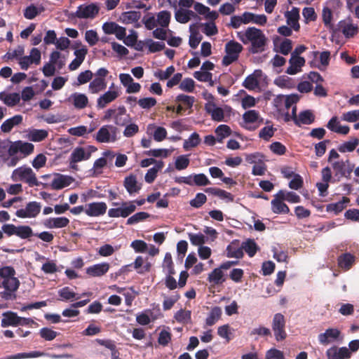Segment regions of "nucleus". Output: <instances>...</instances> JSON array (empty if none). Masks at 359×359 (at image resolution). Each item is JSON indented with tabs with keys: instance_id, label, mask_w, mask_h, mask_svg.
<instances>
[{
	"instance_id": "obj_36",
	"label": "nucleus",
	"mask_w": 359,
	"mask_h": 359,
	"mask_svg": "<svg viewBox=\"0 0 359 359\" xmlns=\"http://www.w3.org/2000/svg\"><path fill=\"white\" fill-rule=\"evenodd\" d=\"M141 18L140 11H130L123 12L120 16V20L124 24H132L137 22Z\"/></svg>"
},
{
	"instance_id": "obj_1",
	"label": "nucleus",
	"mask_w": 359,
	"mask_h": 359,
	"mask_svg": "<svg viewBox=\"0 0 359 359\" xmlns=\"http://www.w3.org/2000/svg\"><path fill=\"white\" fill-rule=\"evenodd\" d=\"M238 38L244 43H251L250 51L255 54L264 50L267 38L259 29L255 27H248L244 33H238Z\"/></svg>"
},
{
	"instance_id": "obj_15",
	"label": "nucleus",
	"mask_w": 359,
	"mask_h": 359,
	"mask_svg": "<svg viewBox=\"0 0 359 359\" xmlns=\"http://www.w3.org/2000/svg\"><path fill=\"white\" fill-rule=\"evenodd\" d=\"M285 17L287 20V24L292 28L294 31H299L300 25L299 23V9L297 7H293L291 11H286Z\"/></svg>"
},
{
	"instance_id": "obj_31",
	"label": "nucleus",
	"mask_w": 359,
	"mask_h": 359,
	"mask_svg": "<svg viewBox=\"0 0 359 359\" xmlns=\"http://www.w3.org/2000/svg\"><path fill=\"white\" fill-rule=\"evenodd\" d=\"M0 100L8 107H14L20 102V95L18 93L6 94L2 92L0 93Z\"/></svg>"
},
{
	"instance_id": "obj_17",
	"label": "nucleus",
	"mask_w": 359,
	"mask_h": 359,
	"mask_svg": "<svg viewBox=\"0 0 359 359\" xmlns=\"http://www.w3.org/2000/svg\"><path fill=\"white\" fill-rule=\"evenodd\" d=\"M305 59L303 57H294L291 55L289 60L290 66L285 72L290 75H294L301 72V68L305 65Z\"/></svg>"
},
{
	"instance_id": "obj_47",
	"label": "nucleus",
	"mask_w": 359,
	"mask_h": 359,
	"mask_svg": "<svg viewBox=\"0 0 359 359\" xmlns=\"http://www.w3.org/2000/svg\"><path fill=\"white\" fill-rule=\"evenodd\" d=\"M359 144L358 138H353L350 141L345 142L339 146L338 150L341 153L351 152L355 150L356 147Z\"/></svg>"
},
{
	"instance_id": "obj_19",
	"label": "nucleus",
	"mask_w": 359,
	"mask_h": 359,
	"mask_svg": "<svg viewBox=\"0 0 359 359\" xmlns=\"http://www.w3.org/2000/svg\"><path fill=\"white\" fill-rule=\"evenodd\" d=\"M119 96L117 90H108L101 95L97 100V107L99 109L104 108L108 104L114 101Z\"/></svg>"
},
{
	"instance_id": "obj_61",
	"label": "nucleus",
	"mask_w": 359,
	"mask_h": 359,
	"mask_svg": "<svg viewBox=\"0 0 359 359\" xmlns=\"http://www.w3.org/2000/svg\"><path fill=\"white\" fill-rule=\"evenodd\" d=\"M195 82L191 78H185L180 83L179 88L180 90L187 92L192 93L194 90Z\"/></svg>"
},
{
	"instance_id": "obj_25",
	"label": "nucleus",
	"mask_w": 359,
	"mask_h": 359,
	"mask_svg": "<svg viewBox=\"0 0 359 359\" xmlns=\"http://www.w3.org/2000/svg\"><path fill=\"white\" fill-rule=\"evenodd\" d=\"M244 17L245 24L253 22L258 25H264L267 22V17L264 14L257 15L250 12H244L243 13Z\"/></svg>"
},
{
	"instance_id": "obj_29",
	"label": "nucleus",
	"mask_w": 359,
	"mask_h": 359,
	"mask_svg": "<svg viewBox=\"0 0 359 359\" xmlns=\"http://www.w3.org/2000/svg\"><path fill=\"white\" fill-rule=\"evenodd\" d=\"M123 185L130 194L137 193L140 189L137 184V177L134 175H130L124 179Z\"/></svg>"
},
{
	"instance_id": "obj_18",
	"label": "nucleus",
	"mask_w": 359,
	"mask_h": 359,
	"mask_svg": "<svg viewBox=\"0 0 359 359\" xmlns=\"http://www.w3.org/2000/svg\"><path fill=\"white\" fill-rule=\"evenodd\" d=\"M340 331L336 328H329L324 333L318 335V340L320 344L327 345L335 341L340 335Z\"/></svg>"
},
{
	"instance_id": "obj_21",
	"label": "nucleus",
	"mask_w": 359,
	"mask_h": 359,
	"mask_svg": "<svg viewBox=\"0 0 359 359\" xmlns=\"http://www.w3.org/2000/svg\"><path fill=\"white\" fill-rule=\"evenodd\" d=\"M69 220L65 217H50L46 219L43 224L48 229H60L68 226Z\"/></svg>"
},
{
	"instance_id": "obj_53",
	"label": "nucleus",
	"mask_w": 359,
	"mask_h": 359,
	"mask_svg": "<svg viewBox=\"0 0 359 359\" xmlns=\"http://www.w3.org/2000/svg\"><path fill=\"white\" fill-rule=\"evenodd\" d=\"M150 217V215L146 212H139L130 217L126 222L128 225H132L142 222Z\"/></svg>"
},
{
	"instance_id": "obj_3",
	"label": "nucleus",
	"mask_w": 359,
	"mask_h": 359,
	"mask_svg": "<svg viewBox=\"0 0 359 359\" xmlns=\"http://www.w3.org/2000/svg\"><path fill=\"white\" fill-rule=\"evenodd\" d=\"M12 177L14 180H20L26 182L29 187L38 186L36 174L29 167H19L13 170Z\"/></svg>"
},
{
	"instance_id": "obj_51",
	"label": "nucleus",
	"mask_w": 359,
	"mask_h": 359,
	"mask_svg": "<svg viewBox=\"0 0 359 359\" xmlns=\"http://www.w3.org/2000/svg\"><path fill=\"white\" fill-rule=\"evenodd\" d=\"M215 133L217 137V142H222L224 138L229 136L231 133L230 127L227 125H219L215 129Z\"/></svg>"
},
{
	"instance_id": "obj_33",
	"label": "nucleus",
	"mask_w": 359,
	"mask_h": 359,
	"mask_svg": "<svg viewBox=\"0 0 359 359\" xmlns=\"http://www.w3.org/2000/svg\"><path fill=\"white\" fill-rule=\"evenodd\" d=\"M332 13L330 8L325 7L323 9V21L325 26L330 29L332 34H337V29L332 23Z\"/></svg>"
},
{
	"instance_id": "obj_24",
	"label": "nucleus",
	"mask_w": 359,
	"mask_h": 359,
	"mask_svg": "<svg viewBox=\"0 0 359 359\" xmlns=\"http://www.w3.org/2000/svg\"><path fill=\"white\" fill-rule=\"evenodd\" d=\"M175 17L180 23H187L191 18L198 19V15L191 10L179 9L175 12Z\"/></svg>"
},
{
	"instance_id": "obj_14",
	"label": "nucleus",
	"mask_w": 359,
	"mask_h": 359,
	"mask_svg": "<svg viewBox=\"0 0 359 359\" xmlns=\"http://www.w3.org/2000/svg\"><path fill=\"white\" fill-rule=\"evenodd\" d=\"M313 57H316L319 55L318 51H313ZM320 64H316V61L309 62V65L312 68H318L320 70H324L330 63V52L328 50L323 51L320 53Z\"/></svg>"
},
{
	"instance_id": "obj_37",
	"label": "nucleus",
	"mask_w": 359,
	"mask_h": 359,
	"mask_svg": "<svg viewBox=\"0 0 359 359\" xmlns=\"http://www.w3.org/2000/svg\"><path fill=\"white\" fill-rule=\"evenodd\" d=\"M315 121V116L311 110H304L301 111L298 115L297 123L295 124L297 126H301L302 124L310 125Z\"/></svg>"
},
{
	"instance_id": "obj_52",
	"label": "nucleus",
	"mask_w": 359,
	"mask_h": 359,
	"mask_svg": "<svg viewBox=\"0 0 359 359\" xmlns=\"http://www.w3.org/2000/svg\"><path fill=\"white\" fill-rule=\"evenodd\" d=\"M34 235L32 228L29 226H18L16 236L22 239L29 238Z\"/></svg>"
},
{
	"instance_id": "obj_32",
	"label": "nucleus",
	"mask_w": 359,
	"mask_h": 359,
	"mask_svg": "<svg viewBox=\"0 0 359 359\" xmlns=\"http://www.w3.org/2000/svg\"><path fill=\"white\" fill-rule=\"evenodd\" d=\"M22 122V116L21 115H15L14 116L6 120L1 126V129L4 133H9L15 126Z\"/></svg>"
},
{
	"instance_id": "obj_46",
	"label": "nucleus",
	"mask_w": 359,
	"mask_h": 359,
	"mask_svg": "<svg viewBox=\"0 0 359 359\" xmlns=\"http://www.w3.org/2000/svg\"><path fill=\"white\" fill-rule=\"evenodd\" d=\"M201 142V138L199 135L194 132L189 137L188 140H184L183 144V148L188 151L192 147H197Z\"/></svg>"
},
{
	"instance_id": "obj_34",
	"label": "nucleus",
	"mask_w": 359,
	"mask_h": 359,
	"mask_svg": "<svg viewBox=\"0 0 359 359\" xmlns=\"http://www.w3.org/2000/svg\"><path fill=\"white\" fill-rule=\"evenodd\" d=\"M189 31L191 34L189 36V44L191 48H196L203 37L200 34L196 25H191L189 27Z\"/></svg>"
},
{
	"instance_id": "obj_45",
	"label": "nucleus",
	"mask_w": 359,
	"mask_h": 359,
	"mask_svg": "<svg viewBox=\"0 0 359 359\" xmlns=\"http://www.w3.org/2000/svg\"><path fill=\"white\" fill-rule=\"evenodd\" d=\"M157 24L161 27H168L169 26L171 14L168 11H161L156 15Z\"/></svg>"
},
{
	"instance_id": "obj_22",
	"label": "nucleus",
	"mask_w": 359,
	"mask_h": 359,
	"mask_svg": "<svg viewBox=\"0 0 359 359\" xmlns=\"http://www.w3.org/2000/svg\"><path fill=\"white\" fill-rule=\"evenodd\" d=\"M2 316L3 318L1 325L3 327L19 326V316L15 312L11 311H6L3 313Z\"/></svg>"
},
{
	"instance_id": "obj_42",
	"label": "nucleus",
	"mask_w": 359,
	"mask_h": 359,
	"mask_svg": "<svg viewBox=\"0 0 359 359\" xmlns=\"http://www.w3.org/2000/svg\"><path fill=\"white\" fill-rule=\"evenodd\" d=\"M73 98L74 106L76 109H84L88 103V97L85 94L75 93L72 95Z\"/></svg>"
},
{
	"instance_id": "obj_23",
	"label": "nucleus",
	"mask_w": 359,
	"mask_h": 359,
	"mask_svg": "<svg viewBox=\"0 0 359 359\" xmlns=\"http://www.w3.org/2000/svg\"><path fill=\"white\" fill-rule=\"evenodd\" d=\"M74 182L73 177L67 175L58 174L51 182L53 189L59 190L69 186Z\"/></svg>"
},
{
	"instance_id": "obj_55",
	"label": "nucleus",
	"mask_w": 359,
	"mask_h": 359,
	"mask_svg": "<svg viewBox=\"0 0 359 359\" xmlns=\"http://www.w3.org/2000/svg\"><path fill=\"white\" fill-rule=\"evenodd\" d=\"M259 118V114L255 109L248 110L243 114V120L245 123H256Z\"/></svg>"
},
{
	"instance_id": "obj_5",
	"label": "nucleus",
	"mask_w": 359,
	"mask_h": 359,
	"mask_svg": "<svg viewBox=\"0 0 359 359\" xmlns=\"http://www.w3.org/2000/svg\"><path fill=\"white\" fill-rule=\"evenodd\" d=\"M285 316L282 313H277L274 314L271 323V327L275 339L277 341H282L287 338V334L285 330Z\"/></svg>"
},
{
	"instance_id": "obj_58",
	"label": "nucleus",
	"mask_w": 359,
	"mask_h": 359,
	"mask_svg": "<svg viewBox=\"0 0 359 359\" xmlns=\"http://www.w3.org/2000/svg\"><path fill=\"white\" fill-rule=\"evenodd\" d=\"M142 22L144 25L146 29L148 30L154 29L158 25L154 15L150 13L144 16Z\"/></svg>"
},
{
	"instance_id": "obj_8",
	"label": "nucleus",
	"mask_w": 359,
	"mask_h": 359,
	"mask_svg": "<svg viewBox=\"0 0 359 359\" xmlns=\"http://www.w3.org/2000/svg\"><path fill=\"white\" fill-rule=\"evenodd\" d=\"M34 146L33 144L18 140L11 143L8 149V152L9 156H11L20 152L23 155V157H25L30 155L34 151Z\"/></svg>"
},
{
	"instance_id": "obj_40",
	"label": "nucleus",
	"mask_w": 359,
	"mask_h": 359,
	"mask_svg": "<svg viewBox=\"0 0 359 359\" xmlns=\"http://www.w3.org/2000/svg\"><path fill=\"white\" fill-rule=\"evenodd\" d=\"M222 309L219 306H215L212 308L208 317L205 319V324L208 326H212L215 325L221 318Z\"/></svg>"
},
{
	"instance_id": "obj_44",
	"label": "nucleus",
	"mask_w": 359,
	"mask_h": 359,
	"mask_svg": "<svg viewBox=\"0 0 359 359\" xmlns=\"http://www.w3.org/2000/svg\"><path fill=\"white\" fill-rule=\"evenodd\" d=\"M271 210L276 214H288L290 212L289 207L283 201L272 200Z\"/></svg>"
},
{
	"instance_id": "obj_20",
	"label": "nucleus",
	"mask_w": 359,
	"mask_h": 359,
	"mask_svg": "<svg viewBox=\"0 0 359 359\" xmlns=\"http://www.w3.org/2000/svg\"><path fill=\"white\" fill-rule=\"evenodd\" d=\"M114 120L115 124L119 126H124L130 121V115L127 114L126 109L124 106H119L116 109Z\"/></svg>"
},
{
	"instance_id": "obj_50",
	"label": "nucleus",
	"mask_w": 359,
	"mask_h": 359,
	"mask_svg": "<svg viewBox=\"0 0 359 359\" xmlns=\"http://www.w3.org/2000/svg\"><path fill=\"white\" fill-rule=\"evenodd\" d=\"M208 280L215 285L222 283L225 280L223 279V272L219 268L215 269L208 277Z\"/></svg>"
},
{
	"instance_id": "obj_59",
	"label": "nucleus",
	"mask_w": 359,
	"mask_h": 359,
	"mask_svg": "<svg viewBox=\"0 0 359 359\" xmlns=\"http://www.w3.org/2000/svg\"><path fill=\"white\" fill-rule=\"evenodd\" d=\"M189 238L193 245L201 246L206 241L205 236L202 233H188Z\"/></svg>"
},
{
	"instance_id": "obj_10",
	"label": "nucleus",
	"mask_w": 359,
	"mask_h": 359,
	"mask_svg": "<svg viewBox=\"0 0 359 359\" xmlns=\"http://www.w3.org/2000/svg\"><path fill=\"white\" fill-rule=\"evenodd\" d=\"M41 209L40 203L32 201L26 205L25 208L18 210L15 215L20 218H34L40 213Z\"/></svg>"
},
{
	"instance_id": "obj_57",
	"label": "nucleus",
	"mask_w": 359,
	"mask_h": 359,
	"mask_svg": "<svg viewBox=\"0 0 359 359\" xmlns=\"http://www.w3.org/2000/svg\"><path fill=\"white\" fill-rule=\"evenodd\" d=\"M190 163V160L187 155H180L177 157L175 162V167L177 170L186 169Z\"/></svg>"
},
{
	"instance_id": "obj_11",
	"label": "nucleus",
	"mask_w": 359,
	"mask_h": 359,
	"mask_svg": "<svg viewBox=\"0 0 359 359\" xmlns=\"http://www.w3.org/2000/svg\"><path fill=\"white\" fill-rule=\"evenodd\" d=\"M107 209L104 202H93L86 205L85 213L89 217H99L104 215Z\"/></svg>"
},
{
	"instance_id": "obj_30",
	"label": "nucleus",
	"mask_w": 359,
	"mask_h": 359,
	"mask_svg": "<svg viewBox=\"0 0 359 359\" xmlns=\"http://www.w3.org/2000/svg\"><path fill=\"white\" fill-rule=\"evenodd\" d=\"M206 111L211 115V118L215 121H222L224 118V112L222 108L217 107L215 104L205 106Z\"/></svg>"
},
{
	"instance_id": "obj_56",
	"label": "nucleus",
	"mask_w": 359,
	"mask_h": 359,
	"mask_svg": "<svg viewBox=\"0 0 359 359\" xmlns=\"http://www.w3.org/2000/svg\"><path fill=\"white\" fill-rule=\"evenodd\" d=\"M243 86L248 90H253L259 86V81L254 74H250L245 78Z\"/></svg>"
},
{
	"instance_id": "obj_41",
	"label": "nucleus",
	"mask_w": 359,
	"mask_h": 359,
	"mask_svg": "<svg viewBox=\"0 0 359 359\" xmlns=\"http://www.w3.org/2000/svg\"><path fill=\"white\" fill-rule=\"evenodd\" d=\"M107 88V82L104 78H95L89 84V90L92 93H97Z\"/></svg>"
},
{
	"instance_id": "obj_63",
	"label": "nucleus",
	"mask_w": 359,
	"mask_h": 359,
	"mask_svg": "<svg viewBox=\"0 0 359 359\" xmlns=\"http://www.w3.org/2000/svg\"><path fill=\"white\" fill-rule=\"evenodd\" d=\"M146 43L150 53H156L165 48V43L163 42L154 41L151 39H148Z\"/></svg>"
},
{
	"instance_id": "obj_4",
	"label": "nucleus",
	"mask_w": 359,
	"mask_h": 359,
	"mask_svg": "<svg viewBox=\"0 0 359 359\" xmlns=\"http://www.w3.org/2000/svg\"><path fill=\"white\" fill-rule=\"evenodd\" d=\"M242 50L243 46L238 42L232 40L226 43L225 45L226 55L222 58V65L229 66L236 61Z\"/></svg>"
},
{
	"instance_id": "obj_64",
	"label": "nucleus",
	"mask_w": 359,
	"mask_h": 359,
	"mask_svg": "<svg viewBox=\"0 0 359 359\" xmlns=\"http://www.w3.org/2000/svg\"><path fill=\"white\" fill-rule=\"evenodd\" d=\"M265 359H285V356L283 351L272 348L266 352Z\"/></svg>"
},
{
	"instance_id": "obj_62",
	"label": "nucleus",
	"mask_w": 359,
	"mask_h": 359,
	"mask_svg": "<svg viewBox=\"0 0 359 359\" xmlns=\"http://www.w3.org/2000/svg\"><path fill=\"white\" fill-rule=\"evenodd\" d=\"M156 100L154 97H144L137 101L139 106L142 109H149L156 104Z\"/></svg>"
},
{
	"instance_id": "obj_43",
	"label": "nucleus",
	"mask_w": 359,
	"mask_h": 359,
	"mask_svg": "<svg viewBox=\"0 0 359 359\" xmlns=\"http://www.w3.org/2000/svg\"><path fill=\"white\" fill-rule=\"evenodd\" d=\"M48 135V132L43 129H33L29 133V139L35 142L44 140Z\"/></svg>"
},
{
	"instance_id": "obj_2",
	"label": "nucleus",
	"mask_w": 359,
	"mask_h": 359,
	"mask_svg": "<svg viewBox=\"0 0 359 359\" xmlns=\"http://www.w3.org/2000/svg\"><path fill=\"white\" fill-rule=\"evenodd\" d=\"M145 203V199L135 200L133 201H125L121 204L120 207L110 208L108 210L109 217H123L126 218L134 212L136 210L135 203L140 206Z\"/></svg>"
},
{
	"instance_id": "obj_28",
	"label": "nucleus",
	"mask_w": 359,
	"mask_h": 359,
	"mask_svg": "<svg viewBox=\"0 0 359 359\" xmlns=\"http://www.w3.org/2000/svg\"><path fill=\"white\" fill-rule=\"evenodd\" d=\"M349 202L350 199L348 197L343 196L341 201L337 203L328 204L326 206V211L328 212H334L335 215H338L346 208L347 204Z\"/></svg>"
},
{
	"instance_id": "obj_39",
	"label": "nucleus",
	"mask_w": 359,
	"mask_h": 359,
	"mask_svg": "<svg viewBox=\"0 0 359 359\" xmlns=\"http://www.w3.org/2000/svg\"><path fill=\"white\" fill-rule=\"evenodd\" d=\"M242 248L243 251L245 250V252L250 257H254L257 252L259 250V248L256 242L251 238H248L242 243Z\"/></svg>"
},
{
	"instance_id": "obj_27",
	"label": "nucleus",
	"mask_w": 359,
	"mask_h": 359,
	"mask_svg": "<svg viewBox=\"0 0 359 359\" xmlns=\"http://www.w3.org/2000/svg\"><path fill=\"white\" fill-rule=\"evenodd\" d=\"M239 241L235 240L232 241L226 248V256L228 257H234L237 259L243 258L244 253L242 245L238 247Z\"/></svg>"
},
{
	"instance_id": "obj_6",
	"label": "nucleus",
	"mask_w": 359,
	"mask_h": 359,
	"mask_svg": "<svg viewBox=\"0 0 359 359\" xmlns=\"http://www.w3.org/2000/svg\"><path fill=\"white\" fill-rule=\"evenodd\" d=\"M4 291L0 292V297L5 300H12L16 298L15 292L18 290L20 283L15 276L2 280Z\"/></svg>"
},
{
	"instance_id": "obj_12",
	"label": "nucleus",
	"mask_w": 359,
	"mask_h": 359,
	"mask_svg": "<svg viewBox=\"0 0 359 359\" xmlns=\"http://www.w3.org/2000/svg\"><path fill=\"white\" fill-rule=\"evenodd\" d=\"M332 168L335 175L339 177H347L353 171V166L351 165L349 160L335 161L332 163Z\"/></svg>"
},
{
	"instance_id": "obj_54",
	"label": "nucleus",
	"mask_w": 359,
	"mask_h": 359,
	"mask_svg": "<svg viewBox=\"0 0 359 359\" xmlns=\"http://www.w3.org/2000/svg\"><path fill=\"white\" fill-rule=\"evenodd\" d=\"M175 318L179 323H189L191 320V313L190 311L180 309L175 313Z\"/></svg>"
},
{
	"instance_id": "obj_7",
	"label": "nucleus",
	"mask_w": 359,
	"mask_h": 359,
	"mask_svg": "<svg viewBox=\"0 0 359 359\" xmlns=\"http://www.w3.org/2000/svg\"><path fill=\"white\" fill-rule=\"evenodd\" d=\"M117 128L111 125H105L97 131L95 138L97 142L107 143L114 142L116 140Z\"/></svg>"
},
{
	"instance_id": "obj_49",
	"label": "nucleus",
	"mask_w": 359,
	"mask_h": 359,
	"mask_svg": "<svg viewBox=\"0 0 359 359\" xmlns=\"http://www.w3.org/2000/svg\"><path fill=\"white\" fill-rule=\"evenodd\" d=\"M298 97L296 95H290L287 96L279 95L275 100V102L279 103L284 101L286 109L290 108L294 104L298 102Z\"/></svg>"
},
{
	"instance_id": "obj_13",
	"label": "nucleus",
	"mask_w": 359,
	"mask_h": 359,
	"mask_svg": "<svg viewBox=\"0 0 359 359\" xmlns=\"http://www.w3.org/2000/svg\"><path fill=\"white\" fill-rule=\"evenodd\" d=\"M335 27L337 29V32H342L346 38L354 36L358 32L357 25H354L346 20L339 21Z\"/></svg>"
},
{
	"instance_id": "obj_35",
	"label": "nucleus",
	"mask_w": 359,
	"mask_h": 359,
	"mask_svg": "<svg viewBox=\"0 0 359 359\" xmlns=\"http://www.w3.org/2000/svg\"><path fill=\"white\" fill-rule=\"evenodd\" d=\"M58 294L60 297V300L67 301L72 299H79L81 296H89L90 293H83L81 296H77V294L72 291L69 287H64L58 291Z\"/></svg>"
},
{
	"instance_id": "obj_16",
	"label": "nucleus",
	"mask_w": 359,
	"mask_h": 359,
	"mask_svg": "<svg viewBox=\"0 0 359 359\" xmlns=\"http://www.w3.org/2000/svg\"><path fill=\"white\" fill-rule=\"evenodd\" d=\"M109 264L102 262L90 266L86 269V273L92 277H100L106 274L109 269Z\"/></svg>"
},
{
	"instance_id": "obj_26",
	"label": "nucleus",
	"mask_w": 359,
	"mask_h": 359,
	"mask_svg": "<svg viewBox=\"0 0 359 359\" xmlns=\"http://www.w3.org/2000/svg\"><path fill=\"white\" fill-rule=\"evenodd\" d=\"M355 262V256L351 253H344L339 256L337 263L339 268L344 271L349 270Z\"/></svg>"
},
{
	"instance_id": "obj_48",
	"label": "nucleus",
	"mask_w": 359,
	"mask_h": 359,
	"mask_svg": "<svg viewBox=\"0 0 359 359\" xmlns=\"http://www.w3.org/2000/svg\"><path fill=\"white\" fill-rule=\"evenodd\" d=\"M175 101L180 102L185 109H191L195 102V98L193 96L180 94L176 97Z\"/></svg>"
},
{
	"instance_id": "obj_9",
	"label": "nucleus",
	"mask_w": 359,
	"mask_h": 359,
	"mask_svg": "<svg viewBox=\"0 0 359 359\" xmlns=\"http://www.w3.org/2000/svg\"><path fill=\"white\" fill-rule=\"evenodd\" d=\"M100 8L95 3H91L88 5L82 4L77 8L76 11L74 13V15L80 19H93L98 14Z\"/></svg>"
},
{
	"instance_id": "obj_38",
	"label": "nucleus",
	"mask_w": 359,
	"mask_h": 359,
	"mask_svg": "<svg viewBox=\"0 0 359 359\" xmlns=\"http://www.w3.org/2000/svg\"><path fill=\"white\" fill-rule=\"evenodd\" d=\"M90 157V154L86 153V149L83 147L75 148L70 156L73 163H78L81 161L88 160Z\"/></svg>"
},
{
	"instance_id": "obj_60",
	"label": "nucleus",
	"mask_w": 359,
	"mask_h": 359,
	"mask_svg": "<svg viewBox=\"0 0 359 359\" xmlns=\"http://www.w3.org/2000/svg\"><path fill=\"white\" fill-rule=\"evenodd\" d=\"M39 334L41 338L44 339L46 341H51L54 339L59 333L51 330L48 327H43L39 331Z\"/></svg>"
}]
</instances>
